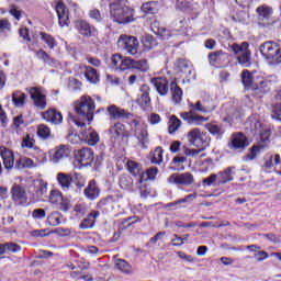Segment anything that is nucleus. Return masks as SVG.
Masks as SVG:
<instances>
[{"mask_svg":"<svg viewBox=\"0 0 281 281\" xmlns=\"http://www.w3.org/2000/svg\"><path fill=\"white\" fill-rule=\"evenodd\" d=\"M110 16L119 24H126L133 21L134 11L128 7L126 0H110Z\"/></svg>","mask_w":281,"mask_h":281,"instance_id":"obj_1","label":"nucleus"},{"mask_svg":"<svg viewBox=\"0 0 281 281\" xmlns=\"http://www.w3.org/2000/svg\"><path fill=\"white\" fill-rule=\"evenodd\" d=\"M180 117L183 121L188 122L189 125H194V126H201L209 121V117H205L201 114H196L193 111L182 112L180 113Z\"/></svg>","mask_w":281,"mask_h":281,"instance_id":"obj_18","label":"nucleus"},{"mask_svg":"<svg viewBox=\"0 0 281 281\" xmlns=\"http://www.w3.org/2000/svg\"><path fill=\"white\" fill-rule=\"evenodd\" d=\"M40 35H42V41L49 47V49H54L57 46V42L52 35L46 33Z\"/></svg>","mask_w":281,"mask_h":281,"instance_id":"obj_49","label":"nucleus"},{"mask_svg":"<svg viewBox=\"0 0 281 281\" xmlns=\"http://www.w3.org/2000/svg\"><path fill=\"white\" fill-rule=\"evenodd\" d=\"M56 13L58 16V23L60 27L69 26V9L63 2L56 4Z\"/></svg>","mask_w":281,"mask_h":281,"instance_id":"obj_20","label":"nucleus"},{"mask_svg":"<svg viewBox=\"0 0 281 281\" xmlns=\"http://www.w3.org/2000/svg\"><path fill=\"white\" fill-rule=\"evenodd\" d=\"M32 216L34 220H44L46 217V211L44 209H36L33 211Z\"/></svg>","mask_w":281,"mask_h":281,"instance_id":"obj_57","label":"nucleus"},{"mask_svg":"<svg viewBox=\"0 0 281 281\" xmlns=\"http://www.w3.org/2000/svg\"><path fill=\"white\" fill-rule=\"evenodd\" d=\"M260 21H269L273 14V9L269 5H260L256 9Z\"/></svg>","mask_w":281,"mask_h":281,"instance_id":"obj_30","label":"nucleus"},{"mask_svg":"<svg viewBox=\"0 0 281 281\" xmlns=\"http://www.w3.org/2000/svg\"><path fill=\"white\" fill-rule=\"evenodd\" d=\"M111 67L121 71H125L131 68L142 72H147L149 70L147 59L133 60L130 57H123L121 54H114L111 56Z\"/></svg>","mask_w":281,"mask_h":281,"instance_id":"obj_2","label":"nucleus"},{"mask_svg":"<svg viewBox=\"0 0 281 281\" xmlns=\"http://www.w3.org/2000/svg\"><path fill=\"white\" fill-rule=\"evenodd\" d=\"M280 165H281V159L279 154L270 155L266 157V161H265L266 169H272L274 166H280Z\"/></svg>","mask_w":281,"mask_h":281,"instance_id":"obj_41","label":"nucleus"},{"mask_svg":"<svg viewBox=\"0 0 281 281\" xmlns=\"http://www.w3.org/2000/svg\"><path fill=\"white\" fill-rule=\"evenodd\" d=\"M20 250H21V248L16 244H13V243L5 244V252L7 251L18 252Z\"/></svg>","mask_w":281,"mask_h":281,"instance_id":"obj_63","label":"nucleus"},{"mask_svg":"<svg viewBox=\"0 0 281 281\" xmlns=\"http://www.w3.org/2000/svg\"><path fill=\"white\" fill-rule=\"evenodd\" d=\"M57 181L64 190H69V187L71 186V182H72V178L69 173L58 172Z\"/></svg>","mask_w":281,"mask_h":281,"instance_id":"obj_35","label":"nucleus"},{"mask_svg":"<svg viewBox=\"0 0 281 281\" xmlns=\"http://www.w3.org/2000/svg\"><path fill=\"white\" fill-rule=\"evenodd\" d=\"M75 112L86 119L88 124L93 121L95 112V103L89 95H82L78 101L74 103Z\"/></svg>","mask_w":281,"mask_h":281,"instance_id":"obj_4","label":"nucleus"},{"mask_svg":"<svg viewBox=\"0 0 281 281\" xmlns=\"http://www.w3.org/2000/svg\"><path fill=\"white\" fill-rule=\"evenodd\" d=\"M155 45H156V41L153 38V36L147 35L143 37V47L145 48V52H149V49H153Z\"/></svg>","mask_w":281,"mask_h":281,"instance_id":"obj_51","label":"nucleus"},{"mask_svg":"<svg viewBox=\"0 0 281 281\" xmlns=\"http://www.w3.org/2000/svg\"><path fill=\"white\" fill-rule=\"evenodd\" d=\"M151 83L154 85V87L156 88L157 92L160 95H167L169 92V82L167 78L164 77H157V78H153Z\"/></svg>","mask_w":281,"mask_h":281,"instance_id":"obj_23","label":"nucleus"},{"mask_svg":"<svg viewBox=\"0 0 281 281\" xmlns=\"http://www.w3.org/2000/svg\"><path fill=\"white\" fill-rule=\"evenodd\" d=\"M81 138L90 146H94L100 142L99 134L91 127L89 130H82Z\"/></svg>","mask_w":281,"mask_h":281,"instance_id":"obj_25","label":"nucleus"},{"mask_svg":"<svg viewBox=\"0 0 281 281\" xmlns=\"http://www.w3.org/2000/svg\"><path fill=\"white\" fill-rule=\"evenodd\" d=\"M259 52L268 65L278 66L281 64V47L278 43L265 42L259 46Z\"/></svg>","mask_w":281,"mask_h":281,"instance_id":"obj_3","label":"nucleus"},{"mask_svg":"<svg viewBox=\"0 0 281 281\" xmlns=\"http://www.w3.org/2000/svg\"><path fill=\"white\" fill-rule=\"evenodd\" d=\"M37 136L42 139H46L50 136V128L45 124H40L37 126Z\"/></svg>","mask_w":281,"mask_h":281,"instance_id":"obj_50","label":"nucleus"},{"mask_svg":"<svg viewBox=\"0 0 281 281\" xmlns=\"http://www.w3.org/2000/svg\"><path fill=\"white\" fill-rule=\"evenodd\" d=\"M70 155V148L67 145H59L49 151V162L53 165L61 164Z\"/></svg>","mask_w":281,"mask_h":281,"instance_id":"obj_12","label":"nucleus"},{"mask_svg":"<svg viewBox=\"0 0 281 281\" xmlns=\"http://www.w3.org/2000/svg\"><path fill=\"white\" fill-rule=\"evenodd\" d=\"M187 139L190 145L198 148L206 147L210 145L206 133L202 132L200 127H193V130H190V132L187 134Z\"/></svg>","mask_w":281,"mask_h":281,"instance_id":"obj_7","label":"nucleus"},{"mask_svg":"<svg viewBox=\"0 0 281 281\" xmlns=\"http://www.w3.org/2000/svg\"><path fill=\"white\" fill-rule=\"evenodd\" d=\"M68 268L70 270H72V272L70 273L72 279H75V280H81L82 279L81 270L80 269H76V267L72 263L68 265Z\"/></svg>","mask_w":281,"mask_h":281,"instance_id":"obj_56","label":"nucleus"},{"mask_svg":"<svg viewBox=\"0 0 281 281\" xmlns=\"http://www.w3.org/2000/svg\"><path fill=\"white\" fill-rule=\"evenodd\" d=\"M27 91L37 109L45 110L47 108V99L43 88L33 87L29 88Z\"/></svg>","mask_w":281,"mask_h":281,"instance_id":"obj_11","label":"nucleus"},{"mask_svg":"<svg viewBox=\"0 0 281 281\" xmlns=\"http://www.w3.org/2000/svg\"><path fill=\"white\" fill-rule=\"evenodd\" d=\"M254 258L257 260V262H263V260H266L267 258H269L268 252L266 251H257L254 255Z\"/></svg>","mask_w":281,"mask_h":281,"instance_id":"obj_60","label":"nucleus"},{"mask_svg":"<svg viewBox=\"0 0 281 281\" xmlns=\"http://www.w3.org/2000/svg\"><path fill=\"white\" fill-rule=\"evenodd\" d=\"M177 70L180 74L186 75L187 78L192 74L193 69L189 61L179 59L176 64Z\"/></svg>","mask_w":281,"mask_h":281,"instance_id":"obj_32","label":"nucleus"},{"mask_svg":"<svg viewBox=\"0 0 281 281\" xmlns=\"http://www.w3.org/2000/svg\"><path fill=\"white\" fill-rule=\"evenodd\" d=\"M157 175H158L157 167L149 168V169H147V171H145V172H143V175H140L138 182L143 183L147 180H155Z\"/></svg>","mask_w":281,"mask_h":281,"instance_id":"obj_40","label":"nucleus"},{"mask_svg":"<svg viewBox=\"0 0 281 281\" xmlns=\"http://www.w3.org/2000/svg\"><path fill=\"white\" fill-rule=\"evenodd\" d=\"M204 149L205 147H198V149H187L186 155H188V157H198V155H200V153Z\"/></svg>","mask_w":281,"mask_h":281,"instance_id":"obj_62","label":"nucleus"},{"mask_svg":"<svg viewBox=\"0 0 281 281\" xmlns=\"http://www.w3.org/2000/svg\"><path fill=\"white\" fill-rule=\"evenodd\" d=\"M177 255L184 262H194V259L192 258V256H189V255L184 254L183 251H178Z\"/></svg>","mask_w":281,"mask_h":281,"instance_id":"obj_64","label":"nucleus"},{"mask_svg":"<svg viewBox=\"0 0 281 281\" xmlns=\"http://www.w3.org/2000/svg\"><path fill=\"white\" fill-rule=\"evenodd\" d=\"M137 104L142 108H146L147 105L150 104V97L149 92L145 91L142 92L138 98H137Z\"/></svg>","mask_w":281,"mask_h":281,"instance_id":"obj_48","label":"nucleus"},{"mask_svg":"<svg viewBox=\"0 0 281 281\" xmlns=\"http://www.w3.org/2000/svg\"><path fill=\"white\" fill-rule=\"evenodd\" d=\"M85 195L89 200H95L97 198L100 196V189L97 186L95 180H90L88 188L85 190Z\"/></svg>","mask_w":281,"mask_h":281,"instance_id":"obj_29","label":"nucleus"},{"mask_svg":"<svg viewBox=\"0 0 281 281\" xmlns=\"http://www.w3.org/2000/svg\"><path fill=\"white\" fill-rule=\"evenodd\" d=\"M64 216L60 212L54 211L47 215V223L52 227L60 226L63 223Z\"/></svg>","mask_w":281,"mask_h":281,"instance_id":"obj_33","label":"nucleus"},{"mask_svg":"<svg viewBox=\"0 0 281 281\" xmlns=\"http://www.w3.org/2000/svg\"><path fill=\"white\" fill-rule=\"evenodd\" d=\"M76 29L85 36H91V27L85 20H77Z\"/></svg>","mask_w":281,"mask_h":281,"instance_id":"obj_43","label":"nucleus"},{"mask_svg":"<svg viewBox=\"0 0 281 281\" xmlns=\"http://www.w3.org/2000/svg\"><path fill=\"white\" fill-rule=\"evenodd\" d=\"M127 170L132 176L139 177V179H142V176L144 173V171L142 170V166L133 160L127 161Z\"/></svg>","mask_w":281,"mask_h":281,"instance_id":"obj_36","label":"nucleus"},{"mask_svg":"<svg viewBox=\"0 0 281 281\" xmlns=\"http://www.w3.org/2000/svg\"><path fill=\"white\" fill-rule=\"evenodd\" d=\"M216 181H218V175L212 173V175H210L209 177H206L202 180V186L203 187H205V186L211 187V186H214V183Z\"/></svg>","mask_w":281,"mask_h":281,"instance_id":"obj_52","label":"nucleus"},{"mask_svg":"<svg viewBox=\"0 0 281 281\" xmlns=\"http://www.w3.org/2000/svg\"><path fill=\"white\" fill-rule=\"evenodd\" d=\"M132 127L135 131V137L142 147L148 143V130L147 125L140 120H133Z\"/></svg>","mask_w":281,"mask_h":281,"instance_id":"obj_13","label":"nucleus"},{"mask_svg":"<svg viewBox=\"0 0 281 281\" xmlns=\"http://www.w3.org/2000/svg\"><path fill=\"white\" fill-rule=\"evenodd\" d=\"M37 164L27 157H22L20 158L16 164H15V168L16 169H34L36 168Z\"/></svg>","mask_w":281,"mask_h":281,"instance_id":"obj_34","label":"nucleus"},{"mask_svg":"<svg viewBox=\"0 0 281 281\" xmlns=\"http://www.w3.org/2000/svg\"><path fill=\"white\" fill-rule=\"evenodd\" d=\"M117 45H119V47L126 49V52L130 55L135 56L138 52L139 42L134 36L121 35L117 41Z\"/></svg>","mask_w":281,"mask_h":281,"instance_id":"obj_10","label":"nucleus"},{"mask_svg":"<svg viewBox=\"0 0 281 281\" xmlns=\"http://www.w3.org/2000/svg\"><path fill=\"white\" fill-rule=\"evenodd\" d=\"M0 157L5 169L11 170L14 168V153H12V150L5 147H0Z\"/></svg>","mask_w":281,"mask_h":281,"instance_id":"obj_22","label":"nucleus"},{"mask_svg":"<svg viewBox=\"0 0 281 281\" xmlns=\"http://www.w3.org/2000/svg\"><path fill=\"white\" fill-rule=\"evenodd\" d=\"M100 217V212L99 211H92L90 212V214L88 215V217H86L81 224H80V228L81 229H90L93 228L95 225L97 220Z\"/></svg>","mask_w":281,"mask_h":281,"instance_id":"obj_27","label":"nucleus"},{"mask_svg":"<svg viewBox=\"0 0 281 281\" xmlns=\"http://www.w3.org/2000/svg\"><path fill=\"white\" fill-rule=\"evenodd\" d=\"M231 49L235 55L238 56L239 65L248 68L251 66V52L249 50V44L247 42H243L241 44H233Z\"/></svg>","mask_w":281,"mask_h":281,"instance_id":"obj_6","label":"nucleus"},{"mask_svg":"<svg viewBox=\"0 0 281 281\" xmlns=\"http://www.w3.org/2000/svg\"><path fill=\"white\" fill-rule=\"evenodd\" d=\"M271 116L272 119L281 122V102L273 106Z\"/></svg>","mask_w":281,"mask_h":281,"instance_id":"obj_55","label":"nucleus"},{"mask_svg":"<svg viewBox=\"0 0 281 281\" xmlns=\"http://www.w3.org/2000/svg\"><path fill=\"white\" fill-rule=\"evenodd\" d=\"M159 10V5L156 1H149L146 3H143V12L149 13V14H155Z\"/></svg>","mask_w":281,"mask_h":281,"instance_id":"obj_46","label":"nucleus"},{"mask_svg":"<svg viewBox=\"0 0 281 281\" xmlns=\"http://www.w3.org/2000/svg\"><path fill=\"white\" fill-rule=\"evenodd\" d=\"M89 16H90V19L94 20L95 22H101L102 21L101 12L98 9L90 10Z\"/></svg>","mask_w":281,"mask_h":281,"instance_id":"obj_58","label":"nucleus"},{"mask_svg":"<svg viewBox=\"0 0 281 281\" xmlns=\"http://www.w3.org/2000/svg\"><path fill=\"white\" fill-rule=\"evenodd\" d=\"M110 134L114 138L124 136V134H125L124 124H122L121 122L114 123V125H112V127H110Z\"/></svg>","mask_w":281,"mask_h":281,"instance_id":"obj_39","label":"nucleus"},{"mask_svg":"<svg viewBox=\"0 0 281 281\" xmlns=\"http://www.w3.org/2000/svg\"><path fill=\"white\" fill-rule=\"evenodd\" d=\"M106 114L111 120H123L132 116L130 112L115 104L106 106Z\"/></svg>","mask_w":281,"mask_h":281,"instance_id":"obj_19","label":"nucleus"},{"mask_svg":"<svg viewBox=\"0 0 281 281\" xmlns=\"http://www.w3.org/2000/svg\"><path fill=\"white\" fill-rule=\"evenodd\" d=\"M246 130L254 135H259L261 140H268L271 136V131L263 127L257 115H251L246 122Z\"/></svg>","mask_w":281,"mask_h":281,"instance_id":"obj_5","label":"nucleus"},{"mask_svg":"<svg viewBox=\"0 0 281 281\" xmlns=\"http://www.w3.org/2000/svg\"><path fill=\"white\" fill-rule=\"evenodd\" d=\"M48 201L49 203L55 204L58 210H61L63 212H67V210H70L69 200H66L60 191H50Z\"/></svg>","mask_w":281,"mask_h":281,"instance_id":"obj_17","label":"nucleus"},{"mask_svg":"<svg viewBox=\"0 0 281 281\" xmlns=\"http://www.w3.org/2000/svg\"><path fill=\"white\" fill-rule=\"evenodd\" d=\"M12 199L18 204H24L26 203L27 196L26 192L23 188H21L18 184H14L11 190Z\"/></svg>","mask_w":281,"mask_h":281,"instance_id":"obj_26","label":"nucleus"},{"mask_svg":"<svg viewBox=\"0 0 281 281\" xmlns=\"http://www.w3.org/2000/svg\"><path fill=\"white\" fill-rule=\"evenodd\" d=\"M180 126H181V121L176 115H171L169 121V127H168L169 134L176 133Z\"/></svg>","mask_w":281,"mask_h":281,"instance_id":"obj_47","label":"nucleus"},{"mask_svg":"<svg viewBox=\"0 0 281 281\" xmlns=\"http://www.w3.org/2000/svg\"><path fill=\"white\" fill-rule=\"evenodd\" d=\"M76 184L79 188H83L86 184V178L81 173H75Z\"/></svg>","mask_w":281,"mask_h":281,"instance_id":"obj_61","label":"nucleus"},{"mask_svg":"<svg viewBox=\"0 0 281 281\" xmlns=\"http://www.w3.org/2000/svg\"><path fill=\"white\" fill-rule=\"evenodd\" d=\"M119 186L123 190H130L133 187V180L132 177L128 175H122L119 180Z\"/></svg>","mask_w":281,"mask_h":281,"instance_id":"obj_44","label":"nucleus"},{"mask_svg":"<svg viewBox=\"0 0 281 281\" xmlns=\"http://www.w3.org/2000/svg\"><path fill=\"white\" fill-rule=\"evenodd\" d=\"M190 111L194 113L209 114L215 111L216 105L211 98L200 99L196 103H188Z\"/></svg>","mask_w":281,"mask_h":281,"instance_id":"obj_8","label":"nucleus"},{"mask_svg":"<svg viewBox=\"0 0 281 281\" xmlns=\"http://www.w3.org/2000/svg\"><path fill=\"white\" fill-rule=\"evenodd\" d=\"M150 161L154 165H161L164 161V149L162 147H157L151 153Z\"/></svg>","mask_w":281,"mask_h":281,"instance_id":"obj_42","label":"nucleus"},{"mask_svg":"<svg viewBox=\"0 0 281 281\" xmlns=\"http://www.w3.org/2000/svg\"><path fill=\"white\" fill-rule=\"evenodd\" d=\"M209 64L213 67L221 68L228 63V54L223 50L211 52L207 55Z\"/></svg>","mask_w":281,"mask_h":281,"instance_id":"obj_15","label":"nucleus"},{"mask_svg":"<svg viewBox=\"0 0 281 281\" xmlns=\"http://www.w3.org/2000/svg\"><path fill=\"white\" fill-rule=\"evenodd\" d=\"M86 78L88 79V81H90V83H98L100 81L97 69L92 67H87Z\"/></svg>","mask_w":281,"mask_h":281,"instance_id":"obj_45","label":"nucleus"},{"mask_svg":"<svg viewBox=\"0 0 281 281\" xmlns=\"http://www.w3.org/2000/svg\"><path fill=\"white\" fill-rule=\"evenodd\" d=\"M75 157L76 161L80 165L79 168L91 166L94 160V154L90 148L76 150Z\"/></svg>","mask_w":281,"mask_h":281,"instance_id":"obj_14","label":"nucleus"},{"mask_svg":"<svg viewBox=\"0 0 281 281\" xmlns=\"http://www.w3.org/2000/svg\"><path fill=\"white\" fill-rule=\"evenodd\" d=\"M26 94L21 91H15L12 94V102L15 108L21 109L25 105Z\"/></svg>","mask_w":281,"mask_h":281,"instance_id":"obj_38","label":"nucleus"},{"mask_svg":"<svg viewBox=\"0 0 281 281\" xmlns=\"http://www.w3.org/2000/svg\"><path fill=\"white\" fill-rule=\"evenodd\" d=\"M243 83L247 89H262L263 87H269V82L265 80H259V77L249 72V70H244L241 75Z\"/></svg>","mask_w":281,"mask_h":281,"instance_id":"obj_9","label":"nucleus"},{"mask_svg":"<svg viewBox=\"0 0 281 281\" xmlns=\"http://www.w3.org/2000/svg\"><path fill=\"white\" fill-rule=\"evenodd\" d=\"M168 182L172 184L189 187L194 182V176L191 172H176L169 176Z\"/></svg>","mask_w":281,"mask_h":281,"instance_id":"obj_16","label":"nucleus"},{"mask_svg":"<svg viewBox=\"0 0 281 281\" xmlns=\"http://www.w3.org/2000/svg\"><path fill=\"white\" fill-rule=\"evenodd\" d=\"M247 145V138L243 134H236L233 136L229 147L232 149H239L246 147Z\"/></svg>","mask_w":281,"mask_h":281,"instance_id":"obj_31","label":"nucleus"},{"mask_svg":"<svg viewBox=\"0 0 281 281\" xmlns=\"http://www.w3.org/2000/svg\"><path fill=\"white\" fill-rule=\"evenodd\" d=\"M171 95L175 104H179L182 100L183 92L181 88L173 81L170 85Z\"/></svg>","mask_w":281,"mask_h":281,"instance_id":"obj_37","label":"nucleus"},{"mask_svg":"<svg viewBox=\"0 0 281 281\" xmlns=\"http://www.w3.org/2000/svg\"><path fill=\"white\" fill-rule=\"evenodd\" d=\"M207 131L213 135H218L223 133V127L216 123H209L206 125Z\"/></svg>","mask_w":281,"mask_h":281,"instance_id":"obj_53","label":"nucleus"},{"mask_svg":"<svg viewBox=\"0 0 281 281\" xmlns=\"http://www.w3.org/2000/svg\"><path fill=\"white\" fill-rule=\"evenodd\" d=\"M22 147L38 149L37 147H35V139L30 135H27L26 137L23 138Z\"/></svg>","mask_w":281,"mask_h":281,"instance_id":"obj_54","label":"nucleus"},{"mask_svg":"<svg viewBox=\"0 0 281 281\" xmlns=\"http://www.w3.org/2000/svg\"><path fill=\"white\" fill-rule=\"evenodd\" d=\"M42 117L44 121L52 123L54 125L61 124L64 121V116L60 112L55 109H49L42 113Z\"/></svg>","mask_w":281,"mask_h":281,"instance_id":"obj_21","label":"nucleus"},{"mask_svg":"<svg viewBox=\"0 0 281 281\" xmlns=\"http://www.w3.org/2000/svg\"><path fill=\"white\" fill-rule=\"evenodd\" d=\"M114 268L122 274L131 276L133 274L132 266L124 259L113 258Z\"/></svg>","mask_w":281,"mask_h":281,"instance_id":"obj_24","label":"nucleus"},{"mask_svg":"<svg viewBox=\"0 0 281 281\" xmlns=\"http://www.w3.org/2000/svg\"><path fill=\"white\" fill-rule=\"evenodd\" d=\"M198 198V194L196 193H193V194H190V195H187L186 198L183 199H180V200H177L178 201V204H179V207L182 206V204L184 203H189L190 201L194 200Z\"/></svg>","mask_w":281,"mask_h":281,"instance_id":"obj_59","label":"nucleus"},{"mask_svg":"<svg viewBox=\"0 0 281 281\" xmlns=\"http://www.w3.org/2000/svg\"><path fill=\"white\" fill-rule=\"evenodd\" d=\"M234 170H235V167H228L226 168L225 170L218 172L217 175V186H221V184H225L227 182H231L234 180Z\"/></svg>","mask_w":281,"mask_h":281,"instance_id":"obj_28","label":"nucleus"}]
</instances>
